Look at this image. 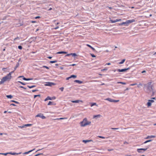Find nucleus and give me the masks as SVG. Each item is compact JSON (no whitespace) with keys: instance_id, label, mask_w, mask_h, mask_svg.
I'll list each match as a JSON object with an SVG mask.
<instances>
[{"instance_id":"nucleus-1","label":"nucleus","mask_w":156,"mask_h":156,"mask_svg":"<svg viewBox=\"0 0 156 156\" xmlns=\"http://www.w3.org/2000/svg\"><path fill=\"white\" fill-rule=\"evenodd\" d=\"M13 73L14 71H12L10 72L6 76L3 77L0 82V83L1 84H2L4 83L5 81H9L12 78L11 74Z\"/></svg>"},{"instance_id":"nucleus-2","label":"nucleus","mask_w":156,"mask_h":156,"mask_svg":"<svg viewBox=\"0 0 156 156\" xmlns=\"http://www.w3.org/2000/svg\"><path fill=\"white\" fill-rule=\"evenodd\" d=\"M91 122L88 121L87 118H85L83 119V121L80 122V126L82 127H84L87 125H90L91 124Z\"/></svg>"},{"instance_id":"nucleus-3","label":"nucleus","mask_w":156,"mask_h":156,"mask_svg":"<svg viewBox=\"0 0 156 156\" xmlns=\"http://www.w3.org/2000/svg\"><path fill=\"white\" fill-rule=\"evenodd\" d=\"M154 101L152 100H149L148 101V102L147 103V105L148 107H150L151 105V104L153 103Z\"/></svg>"},{"instance_id":"nucleus-4","label":"nucleus","mask_w":156,"mask_h":156,"mask_svg":"<svg viewBox=\"0 0 156 156\" xmlns=\"http://www.w3.org/2000/svg\"><path fill=\"white\" fill-rule=\"evenodd\" d=\"M129 69V68H125L122 69H118L117 70V71L119 72H126L127 70Z\"/></svg>"},{"instance_id":"nucleus-5","label":"nucleus","mask_w":156,"mask_h":156,"mask_svg":"<svg viewBox=\"0 0 156 156\" xmlns=\"http://www.w3.org/2000/svg\"><path fill=\"white\" fill-rule=\"evenodd\" d=\"M127 21L128 26L129 25V24L135 21V20L134 19H132L131 20H128Z\"/></svg>"},{"instance_id":"nucleus-6","label":"nucleus","mask_w":156,"mask_h":156,"mask_svg":"<svg viewBox=\"0 0 156 156\" xmlns=\"http://www.w3.org/2000/svg\"><path fill=\"white\" fill-rule=\"evenodd\" d=\"M147 148H139V149H137V151L139 153H141L142 152L140 151L141 150H143L144 151H145L147 150Z\"/></svg>"},{"instance_id":"nucleus-7","label":"nucleus","mask_w":156,"mask_h":156,"mask_svg":"<svg viewBox=\"0 0 156 156\" xmlns=\"http://www.w3.org/2000/svg\"><path fill=\"white\" fill-rule=\"evenodd\" d=\"M151 84H152V82H148L147 84V88L148 89H149L150 88H151L152 89V86L151 85Z\"/></svg>"},{"instance_id":"nucleus-8","label":"nucleus","mask_w":156,"mask_h":156,"mask_svg":"<svg viewBox=\"0 0 156 156\" xmlns=\"http://www.w3.org/2000/svg\"><path fill=\"white\" fill-rule=\"evenodd\" d=\"M20 77H22L23 78V79L24 80H32V79H30V78H26L25 77H24L23 76H20L18 77V78H20Z\"/></svg>"},{"instance_id":"nucleus-9","label":"nucleus","mask_w":156,"mask_h":156,"mask_svg":"<svg viewBox=\"0 0 156 156\" xmlns=\"http://www.w3.org/2000/svg\"><path fill=\"white\" fill-rule=\"evenodd\" d=\"M36 117H40L42 119H44L45 118V117L43 115H41V114H37L36 116Z\"/></svg>"},{"instance_id":"nucleus-10","label":"nucleus","mask_w":156,"mask_h":156,"mask_svg":"<svg viewBox=\"0 0 156 156\" xmlns=\"http://www.w3.org/2000/svg\"><path fill=\"white\" fill-rule=\"evenodd\" d=\"M123 24H124L125 26H127L128 25L127 22V21H126L125 22H123L122 23H121L119 24V25L120 26H122Z\"/></svg>"},{"instance_id":"nucleus-11","label":"nucleus","mask_w":156,"mask_h":156,"mask_svg":"<svg viewBox=\"0 0 156 156\" xmlns=\"http://www.w3.org/2000/svg\"><path fill=\"white\" fill-rule=\"evenodd\" d=\"M71 102H72L73 103H79V102H81V103H83V101L82 100H76V101H72Z\"/></svg>"},{"instance_id":"nucleus-12","label":"nucleus","mask_w":156,"mask_h":156,"mask_svg":"<svg viewBox=\"0 0 156 156\" xmlns=\"http://www.w3.org/2000/svg\"><path fill=\"white\" fill-rule=\"evenodd\" d=\"M8 154H10L11 155H16V154H19L21 153V152H20L19 153H12V152H8Z\"/></svg>"},{"instance_id":"nucleus-13","label":"nucleus","mask_w":156,"mask_h":156,"mask_svg":"<svg viewBox=\"0 0 156 156\" xmlns=\"http://www.w3.org/2000/svg\"><path fill=\"white\" fill-rule=\"evenodd\" d=\"M75 82L79 84H81L83 83V82L78 80H75L74 81Z\"/></svg>"},{"instance_id":"nucleus-14","label":"nucleus","mask_w":156,"mask_h":156,"mask_svg":"<svg viewBox=\"0 0 156 156\" xmlns=\"http://www.w3.org/2000/svg\"><path fill=\"white\" fill-rule=\"evenodd\" d=\"M86 45L90 47V48H91L94 51H95V49L93 48L91 46H90V45L89 44H87Z\"/></svg>"},{"instance_id":"nucleus-15","label":"nucleus","mask_w":156,"mask_h":156,"mask_svg":"<svg viewBox=\"0 0 156 156\" xmlns=\"http://www.w3.org/2000/svg\"><path fill=\"white\" fill-rule=\"evenodd\" d=\"M56 104V102L55 101H49V105H55Z\"/></svg>"},{"instance_id":"nucleus-16","label":"nucleus","mask_w":156,"mask_h":156,"mask_svg":"<svg viewBox=\"0 0 156 156\" xmlns=\"http://www.w3.org/2000/svg\"><path fill=\"white\" fill-rule=\"evenodd\" d=\"M155 136H153V135H151V136H148L147 138H146V139H148V138H155Z\"/></svg>"},{"instance_id":"nucleus-17","label":"nucleus","mask_w":156,"mask_h":156,"mask_svg":"<svg viewBox=\"0 0 156 156\" xmlns=\"http://www.w3.org/2000/svg\"><path fill=\"white\" fill-rule=\"evenodd\" d=\"M35 149H33L32 150H30L28 152H25L24 153H23V154H28L29 153L32 152V151H34V150H35Z\"/></svg>"},{"instance_id":"nucleus-18","label":"nucleus","mask_w":156,"mask_h":156,"mask_svg":"<svg viewBox=\"0 0 156 156\" xmlns=\"http://www.w3.org/2000/svg\"><path fill=\"white\" fill-rule=\"evenodd\" d=\"M105 100L111 102H113L114 101L113 99H112L109 98H107Z\"/></svg>"},{"instance_id":"nucleus-19","label":"nucleus","mask_w":156,"mask_h":156,"mask_svg":"<svg viewBox=\"0 0 156 156\" xmlns=\"http://www.w3.org/2000/svg\"><path fill=\"white\" fill-rule=\"evenodd\" d=\"M70 55H72L73 56H77V55L76 53H71L70 54H69L66 55V56H69Z\"/></svg>"},{"instance_id":"nucleus-20","label":"nucleus","mask_w":156,"mask_h":156,"mask_svg":"<svg viewBox=\"0 0 156 156\" xmlns=\"http://www.w3.org/2000/svg\"><path fill=\"white\" fill-rule=\"evenodd\" d=\"M92 140H83V142L84 143H86L88 142H89L90 141H92Z\"/></svg>"},{"instance_id":"nucleus-21","label":"nucleus","mask_w":156,"mask_h":156,"mask_svg":"<svg viewBox=\"0 0 156 156\" xmlns=\"http://www.w3.org/2000/svg\"><path fill=\"white\" fill-rule=\"evenodd\" d=\"M56 98L55 97V96H53L52 97H49V100H55Z\"/></svg>"},{"instance_id":"nucleus-22","label":"nucleus","mask_w":156,"mask_h":156,"mask_svg":"<svg viewBox=\"0 0 156 156\" xmlns=\"http://www.w3.org/2000/svg\"><path fill=\"white\" fill-rule=\"evenodd\" d=\"M67 53V52H65V51H59V52H58L57 53L58 54H63V53L66 54Z\"/></svg>"},{"instance_id":"nucleus-23","label":"nucleus","mask_w":156,"mask_h":156,"mask_svg":"<svg viewBox=\"0 0 156 156\" xmlns=\"http://www.w3.org/2000/svg\"><path fill=\"white\" fill-rule=\"evenodd\" d=\"M76 75H72L70 76V78H73L75 79L76 78Z\"/></svg>"},{"instance_id":"nucleus-24","label":"nucleus","mask_w":156,"mask_h":156,"mask_svg":"<svg viewBox=\"0 0 156 156\" xmlns=\"http://www.w3.org/2000/svg\"><path fill=\"white\" fill-rule=\"evenodd\" d=\"M6 96L8 98H9L10 99L12 98V96L11 95H7Z\"/></svg>"},{"instance_id":"nucleus-25","label":"nucleus","mask_w":156,"mask_h":156,"mask_svg":"<svg viewBox=\"0 0 156 156\" xmlns=\"http://www.w3.org/2000/svg\"><path fill=\"white\" fill-rule=\"evenodd\" d=\"M125 59H122V61H121V62H119V64H123V63L125 62Z\"/></svg>"},{"instance_id":"nucleus-26","label":"nucleus","mask_w":156,"mask_h":156,"mask_svg":"<svg viewBox=\"0 0 156 156\" xmlns=\"http://www.w3.org/2000/svg\"><path fill=\"white\" fill-rule=\"evenodd\" d=\"M94 105H96L98 106L97 105L96 103H92L91 104V107H92Z\"/></svg>"},{"instance_id":"nucleus-27","label":"nucleus","mask_w":156,"mask_h":156,"mask_svg":"<svg viewBox=\"0 0 156 156\" xmlns=\"http://www.w3.org/2000/svg\"><path fill=\"white\" fill-rule=\"evenodd\" d=\"M36 86L35 85H33L32 86H27V87L29 88H31L34 87H35Z\"/></svg>"},{"instance_id":"nucleus-28","label":"nucleus","mask_w":156,"mask_h":156,"mask_svg":"<svg viewBox=\"0 0 156 156\" xmlns=\"http://www.w3.org/2000/svg\"><path fill=\"white\" fill-rule=\"evenodd\" d=\"M101 116V115H94L93 116L94 118H96V117H100Z\"/></svg>"},{"instance_id":"nucleus-29","label":"nucleus","mask_w":156,"mask_h":156,"mask_svg":"<svg viewBox=\"0 0 156 156\" xmlns=\"http://www.w3.org/2000/svg\"><path fill=\"white\" fill-rule=\"evenodd\" d=\"M57 62V60H55L54 61H50V63H55L56 62Z\"/></svg>"},{"instance_id":"nucleus-30","label":"nucleus","mask_w":156,"mask_h":156,"mask_svg":"<svg viewBox=\"0 0 156 156\" xmlns=\"http://www.w3.org/2000/svg\"><path fill=\"white\" fill-rule=\"evenodd\" d=\"M115 22H119V21H121V19H116V20H115Z\"/></svg>"},{"instance_id":"nucleus-31","label":"nucleus","mask_w":156,"mask_h":156,"mask_svg":"<svg viewBox=\"0 0 156 156\" xmlns=\"http://www.w3.org/2000/svg\"><path fill=\"white\" fill-rule=\"evenodd\" d=\"M151 140H147L145 141L144 143V144H146L147 143H148V142H151Z\"/></svg>"},{"instance_id":"nucleus-32","label":"nucleus","mask_w":156,"mask_h":156,"mask_svg":"<svg viewBox=\"0 0 156 156\" xmlns=\"http://www.w3.org/2000/svg\"><path fill=\"white\" fill-rule=\"evenodd\" d=\"M110 22L112 23H115V20H110Z\"/></svg>"},{"instance_id":"nucleus-33","label":"nucleus","mask_w":156,"mask_h":156,"mask_svg":"<svg viewBox=\"0 0 156 156\" xmlns=\"http://www.w3.org/2000/svg\"><path fill=\"white\" fill-rule=\"evenodd\" d=\"M55 84L53 83L49 82V86H52V85H54Z\"/></svg>"},{"instance_id":"nucleus-34","label":"nucleus","mask_w":156,"mask_h":156,"mask_svg":"<svg viewBox=\"0 0 156 156\" xmlns=\"http://www.w3.org/2000/svg\"><path fill=\"white\" fill-rule=\"evenodd\" d=\"M11 101V102H15V103H16V104H19V103L18 102L16 101H14V100H12Z\"/></svg>"},{"instance_id":"nucleus-35","label":"nucleus","mask_w":156,"mask_h":156,"mask_svg":"<svg viewBox=\"0 0 156 156\" xmlns=\"http://www.w3.org/2000/svg\"><path fill=\"white\" fill-rule=\"evenodd\" d=\"M32 125V124H25L24 126H31Z\"/></svg>"},{"instance_id":"nucleus-36","label":"nucleus","mask_w":156,"mask_h":156,"mask_svg":"<svg viewBox=\"0 0 156 156\" xmlns=\"http://www.w3.org/2000/svg\"><path fill=\"white\" fill-rule=\"evenodd\" d=\"M98 137H99V138H102V139H105V137H104V136H98Z\"/></svg>"},{"instance_id":"nucleus-37","label":"nucleus","mask_w":156,"mask_h":156,"mask_svg":"<svg viewBox=\"0 0 156 156\" xmlns=\"http://www.w3.org/2000/svg\"><path fill=\"white\" fill-rule=\"evenodd\" d=\"M18 48L20 49H22V47L21 46H18Z\"/></svg>"},{"instance_id":"nucleus-38","label":"nucleus","mask_w":156,"mask_h":156,"mask_svg":"<svg viewBox=\"0 0 156 156\" xmlns=\"http://www.w3.org/2000/svg\"><path fill=\"white\" fill-rule=\"evenodd\" d=\"M18 82L20 83L21 84H22L23 85H25V84L24 83H23L22 82H21V81H18Z\"/></svg>"},{"instance_id":"nucleus-39","label":"nucleus","mask_w":156,"mask_h":156,"mask_svg":"<svg viewBox=\"0 0 156 156\" xmlns=\"http://www.w3.org/2000/svg\"><path fill=\"white\" fill-rule=\"evenodd\" d=\"M1 154H2V155H6L7 154H8V153H1Z\"/></svg>"},{"instance_id":"nucleus-40","label":"nucleus","mask_w":156,"mask_h":156,"mask_svg":"<svg viewBox=\"0 0 156 156\" xmlns=\"http://www.w3.org/2000/svg\"><path fill=\"white\" fill-rule=\"evenodd\" d=\"M118 83H120L122 84H126V83H125L122 82H118Z\"/></svg>"},{"instance_id":"nucleus-41","label":"nucleus","mask_w":156,"mask_h":156,"mask_svg":"<svg viewBox=\"0 0 156 156\" xmlns=\"http://www.w3.org/2000/svg\"><path fill=\"white\" fill-rule=\"evenodd\" d=\"M91 56L93 57H95L96 56L93 54H91Z\"/></svg>"},{"instance_id":"nucleus-42","label":"nucleus","mask_w":156,"mask_h":156,"mask_svg":"<svg viewBox=\"0 0 156 156\" xmlns=\"http://www.w3.org/2000/svg\"><path fill=\"white\" fill-rule=\"evenodd\" d=\"M20 87L21 88H22L25 90L26 89V88H25V87H24L22 86H20Z\"/></svg>"},{"instance_id":"nucleus-43","label":"nucleus","mask_w":156,"mask_h":156,"mask_svg":"<svg viewBox=\"0 0 156 156\" xmlns=\"http://www.w3.org/2000/svg\"><path fill=\"white\" fill-rule=\"evenodd\" d=\"M40 96V95H34V98H36L37 97V96Z\"/></svg>"},{"instance_id":"nucleus-44","label":"nucleus","mask_w":156,"mask_h":156,"mask_svg":"<svg viewBox=\"0 0 156 156\" xmlns=\"http://www.w3.org/2000/svg\"><path fill=\"white\" fill-rule=\"evenodd\" d=\"M60 89L62 91L63 90L64 88L63 87H61L60 88Z\"/></svg>"},{"instance_id":"nucleus-45","label":"nucleus","mask_w":156,"mask_h":156,"mask_svg":"<svg viewBox=\"0 0 156 156\" xmlns=\"http://www.w3.org/2000/svg\"><path fill=\"white\" fill-rule=\"evenodd\" d=\"M17 39H19V37H17L16 38L14 39V40L16 41Z\"/></svg>"},{"instance_id":"nucleus-46","label":"nucleus","mask_w":156,"mask_h":156,"mask_svg":"<svg viewBox=\"0 0 156 156\" xmlns=\"http://www.w3.org/2000/svg\"><path fill=\"white\" fill-rule=\"evenodd\" d=\"M48 100H49V96L47 97L45 99L44 101H46Z\"/></svg>"},{"instance_id":"nucleus-47","label":"nucleus","mask_w":156,"mask_h":156,"mask_svg":"<svg viewBox=\"0 0 156 156\" xmlns=\"http://www.w3.org/2000/svg\"><path fill=\"white\" fill-rule=\"evenodd\" d=\"M118 128H111V129H118Z\"/></svg>"},{"instance_id":"nucleus-48","label":"nucleus","mask_w":156,"mask_h":156,"mask_svg":"<svg viewBox=\"0 0 156 156\" xmlns=\"http://www.w3.org/2000/svg\"><path fill=\"white\" fill-rule=\"evenodd\" d=\"M107 70V69H106V68H105V69H102L101 70V71H105V70Z\"/></svg>"},{"instance_id":"nucleus-49","label":"nucleus","mask_w":156,"mask_h":156,"mask_svg":"<svg viewBox=\"0 0 156 156\" xmlns=\"http://www.w3.org/2000/svg\"><path fill=\"white\" fill-rule=\"evenodd\" d=\"M40 17L39 16H36L35 17V19H38V18H40Z\"/></svg>"},{"instance_id":"nucleus-50","label":"nucleus","mask_w":156,"mask_h":156,"mask_svg":"<svg viewBox=\"0 0 156 156\" xmlns=\"http://www.w3.org/2000/svg\"><path fill=\"white\" fill-rule=\"evenodd\" d=\"M123 144H128V143L126 141H125L124 142Z\"/></svg>"},{"instance_id":"nucleus-51","label":"nucleus","mask_w":156,"mask_h":156,"mask_svg":"<svg viewBox=\"0 0 156 156\" xmlns=\"http://www.w3.org/2000/svg\"><path fill=\"white\" fill-rule=\"evenodd\" d=\"M136 83H133V84H132L130 85L131 86H134L135 85H136Z\"/></svg>"},{"instance_id":"nucleus-52","label":"nucleus","mask_w":156,"mask_h":156,"mask_svg":"<svg viewBox=\"0 0 156 156\" xmlns=\"http://www.w3.org/2000/svg\"><path fill=\"white\" fill-rule=\"evenodd\" d=\"M37 91V90H32V92H35V91Z\"/></svg>"},{"instance_id":"nucleus-53","label":"nucleus","mask_w":156,"mask_h":156,"mask_svg":"<svg viewBox=\"0 0 156 156\" xmlns=\"http://www.w3.org/2000/svg\"><path fill=\"white\" fill-rule=\"evenodd\" d=\"M111 65V63H107L105 65Z\"/></svg>"},{"instance_id":"nucleus-54","label":"nucleus","mask_w":156,"mask_h":156,"mask_svg":"<svg viewBox=\"0 0 156 156\" xmlns=\"http://www.w3.org/2000/svg\"><path fill=\"white\" fill-rule=\"evenodd\" d=\"M65 118H59V119H65Z\"/></svg>"},{"instance_id":"nucleus-55","label":"nucleus","mask_w":156,"mask_h":156,"mask_svg":"<svg viewBox=\"0 0 156 156\" xmlns=\"http://www.w3.org/2000/svg\"><path fill=\"white\" fill-rule=\"evenodd\" d=\"M18 67V66H16L14 68V70L13 71L14 72V71L16 70V69Z\"/></svg>"},{"instance_id":"nucleus-56","label":"nucleus","mask_w":156,"mask_h":156,"mask_svg":"<svg viewBox=\"0 0 156 156\" xmlns=\"http://www.w3.org/2000/svg\"><path fill=\"white\" fill-rule=\"evenodd\" d=\"M113 101H114L113 102H117L119 100H113Z\"/></svg>"},{"instance_id":"nucleus-57","label":"nucleus","mask_w":156,"mask_h":156,"mask_svg":"<svg viewBox=\"0 0 156 156\" xmlns=\"http://www.w3.org/2000/svg\"><path fill=\"white\" fill-rule=\"evenodd\" d=\"M69 79H70V76L69 77H67L66 78V80H69Z\"/></svg>"},{"instance_id":"nucleus-58","label":"nucleus","mask_w":156,"mask_h":156,"mask_svg":"<svg viewBox=\"0 0 156 156\" xmlns=\"http://www.w3.org/2000/svg\"><path fill=\"white\" fill-rule=\"evenodd\" d=\"M76 65V64H72V65H70V66H75Z\"/></svg>"},{"instance_id":"nucleus-59","label":"nucleus","mask_w":156,"mask_h":156,"mask_svg":"<svg viewBox=\"0 0 156 156\" xmlns=\"http://www.w3.org/2000/svg\"><path fill=\"white\" fill-rule=\"evenodd\" d=\"M43 67H45V68H47V69H48V67H47V66H43Z\"/></svg>"},{"instance_id":"nucleus-60","label":"nucleus","mask_w":156,"mask_h":156,"mask_svg":"<svg viewBox=\"0 0 156 156\" xmlns=\"http://www.w3.org/2000/svg\"><path fill=\"white\" fill-rule=\"evenodd\" d=\"M146 72V71L145 70H144L142 72V73H144Z\"/></svg>"},{"instance_id":"nucleus-61","label":"nucleus","mask_w":156,"mask_h":156,"mask_svg":"<svg viewBox=\"0 0 156 156\" xmlns=\"http://www.w3.org/2000/svg\"><path fill=\"white\" fill-rule=\"evenodd\" d=\"M10 105L16 106V105L13 104H12Z\"/></svg>"},{"instance_id":"nucleus-62","label":"nucleus","mask_w":156,"mask_h":156,"mask_svg":"<svg viewBox=\"0 0 156 156\" xmlns=\"http://www.w3.org/2000/svg\"><path fill=\"white\" fill-rule=\"evenodd\" d=\"M36 154L34 156H38L40 154Z\"/></svg>"},{"instance_id":"nucleus-63","label":"nucleus","mask_w":156,"mask_h":156,"mask_svg":"<svg viewBox=\"0 0 156 156\" xmlns=\"http://www.w3.org/2000/svg\"><path fill=\"white\" fill-rule=\"evenodd\" d=\"M31 22L32 23H35L36 22V21H32Z\"/></svg>"},{"instance_id":"nucleus-64","label":"nucleus","mask_w":156,"mask_h":156,"mask_svg":"<svg viewBox=\"0 0 156 156\" xmlns=\"http://www.w3.org/2000/svg\"><path fill=\"white\" fill-rule=\"evenodd\" d=\"M58 28H59V27H56L55 28V29H58Z\"/></svg>"}]
</instances>
